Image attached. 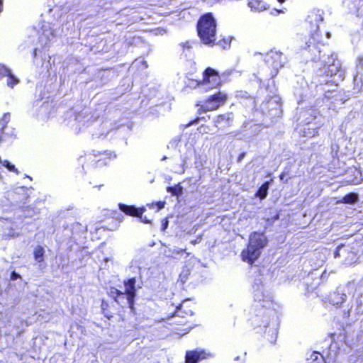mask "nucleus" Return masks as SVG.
<instances>
[{
    "instance_id": "obj_1",
    "label": "nucleus",
    "mask_w": 363,
    "mask_h": 363,
    "mask_svg": "<svg viewBox=\"0 0 363 363\" xmlns=\"http://www.w3.org/2000/svg\"><path fill=\"white\" fill-rule=\"evenodd\" d=\"M196 31L204 45L211 47L216 45V22L212 13H206L199 17Z\"/></svg>"
},
{
    "instance_id": "obj_2",
    "label": "nucleus",
    "mask_w": 363,
    "mask_h": 363,
    "mask_svg": "<svg viewBox=\"0 0 363 363\" xmlns=\"http://www.w3.org/2000/svg\"><path fill=\"white\" fill-rule=\"evenodd\" d=\"M275 313L273 303L269 300L257 301L251 308V315L254 316L256 326L267 327Z\"/></svg>"
},
{
    "instance_id": "obj_3",
    "label": "nucleus",
    "mask_w": 363,
    "mask_h": 363,
    "mask_svg": "<svg viewBox=\"0 0 363 363\" xmlns=\"http://www.w3.org/2000/svg\"><path fill=\"white\" fill-rule=\"evenodd\" d=\"M228 99V96L227 93L219 90L208 96L203 101L197 102L196 104V106L198 107L197 112L199 114H201L216 111L225 105Z\"/></svg>"
},
{
    "instance_id": "obj_4",
    "label": "nucleus",
    "mask_w": 363,
    "mask_h": 363,
    "mask_svg": "<svg viewBox=\"0 0 363 363\" xmlns=\"http://www.w3.org/2000/svg\"><path fill=\"white\" fill-rule=\"evenodd\" d=\"M306 21L309 24L310 32L309 40L306 42V48L309 49L312 46L319 48L320 45H326L322 39L318 26V23L323 21V18L317 15L313 18V16L311 15L308 16Z\"/></svg>"
},
{
    "instance_id": "obj_5",
    "label": "nucleus",
    "mask_w": 363,
    "mask_h": 363,
    "mask_svg": "<svg viewBox=\"0 0 363 363\" xmlns=\"http://www.w3.org/2000/svg\"><path fill=\"white\" fill-rule=\"evenodd\" d=\"M264 61L266 66L270 69V74L272 77H275L278 71L284 67V57L283 53L271 50L264 55Z\"/></svg>"
},
{
    "instance_id": "obj_6",
    "label": "nucleus",
    "mask_w": 363,
    "mask_h": 363,
    "mask_svg": "<svg viewBox=\"0 0 363 363\" xmlns=\"http://www.w3.org/2000/svg\"><path fill=\"white\" fill-rule=\"evenodd\" d=\"M197 84L208 85L211 89L218 88L222 84L220 76L218 72L212 67H207L203 72L202 79Z\"/></svg>"
},
{
    "instance_id": "obj_7",
    "label": "nucleus",
    "mask_w": 363,
    "mask_h": 363,
    "mask_svg": "<svg viewBox=\"0 0 363 363\" xmlns=\"http://www.w3.org/2000/svg\"><path fill=\"white\" fill-rule=\"evenodd\" d=\"M268 239L264 233L254 231L249 235L247 245L262 251L267 245Z\"/></svg>"
},
{
    "instance_id": "obj_8",
    "label": "nucleus",
    "mask_w": 363,
    "mask_h": 363,
    "mask_svg": "<svg viewBox=\"0 0 363 363\" xmlns=\"http://www.w3.org/2000/svg\"><path fill=\"white\" fill-rule=\"evenodd\" d=\"M136 278L132 277L123 281V284L125 287V294L127 296V302L129 308L133 310L134 309L135 297L136 296Z\"/></svg>"
},
{
    "instance_id": "obj_9",
    "label": "nucleus",
    "mask_w": 363,
    "mask_h": 363,
    "mask_svg": "<svg viewBox=\"0 0 363 363\" xmlns=\"http://www.w3.org/2000/svg\"><path fill=\"white\" fill-rule=\"evenodd\" d=\"M261 254L262 251L247 244L246 247L240 253V257L243 262L252 266L255 261L259 259Z\"/></svg>"
},
{
    "instance_id": "obj_10",
    "label": "nucleus",
    "mask_w": 363,
    "mask_h": 363,
    "mask_svg": "<svg viewBox=\"0 0 363 363\" xmlns=\"http://www.w3.org/2000/svg\"><path fill=\"white\" fill-rule=\"evenodd\" d=\"M118 206L119 210L125 216L138 218H142V215L146 211L144 206L136 207L134 205H128L123 203H119Z\"/></svg>"
},
{
    "instance_id": "obj_11",
    "label": "nucleus",
    "mask_w": 363,
    "mask_h": 363,
    "mask_svg": "<svg viewBox=\"0 0 363 363\" xmlns=\"http://www.w3.org/2000/svg\"><path fill=\"white\" fill-rule=\"evenodd\" d=\"M233 113L231 111L217 115L213 120V125L218 129H224L231 125Z\"/></svg>"
},
{
    "instance_id": "obj_12",
    "label": "nucleus",
    "mask_w": 363,
    "mask_h": 363,
    "mask_svg": "<svg viewBox=\"0 0 363 363\" xmlns=\"http://www.w3.org/2000/svg\"><path fill=\"white\" fill-rule=\"evenodd\" d=\"M207 356L208 354L203 350H188L185 354V363H198Z\"/></svg>"
},
{
    "instance_id": "obj_13",
    "label": "nucleus",
    "mask_w": 363,
    "mask_h": 363,
    "mask_svg": "<svg viewBox=\"0 0 363 363\" xmlns=\"http://www.w3.org/2000/svg\"><path fill=\"white\" fill-rule=\"evenodd\" d=\"M347 296L339 291L331 293L328 297L329 303L336 308H340L346 301Z\"/></svg>"
},
{
    "instance_id": "obj_14",
    "label": "nucleus",
    "mask_w": 363,
    "mask_h": 363,
    "mask_svg": "<svg viewBox=\"0 0 363 363\" xmlns=\"http://www.w3.org/2000/svg\"><path fill=\"white\" fill-rule=\"evenodd\" d=\"M101 313L108 320L111 319L113 317L114 313L112 310V306L110 305V303L107 301H106L104 299H103L101 301Z\"/></svg>"
},
{
    "instance_id": "obj_15",
    "label": "nucleus",
    "mask_w": 363,
    "mask_h": 363,
    "mask_svg": "<svg viewBox=\"0 0 363 363\" xmlns=\"http://www.w3.org/2000/svg\"><path fill=\"white\" fill-rule=\"evenodd\" d=\"M359 197L356 193H349L345 195L337 203L354 204L358 201Z\"/></svg>"
},
{
    "instance_id": "obj_16",
    "label": "nucleus",
    "mask_w": 363,
    "mask_h": 363,
    "mask_svg": "<svg viewBox=\"0 0 363 363\" xmlns=\"http://www.w3.org/2000/svg\"><path fill=\"white\" fill-rule=\"evenodd\" d=\"M248 6L255 11H263L267 9V6L263 0H250Z\"/></svg>"
},
{
    "instance_id": "obj_17",
    "label": "nucleus",
    "mask_w": 363,
    "mask_h": 363,
    "mask_svg": "<svg viewBox=\"0 0 363 363\" xmlns=\"http://www.w3.org/2000/svg\"><path fill=\"white\" fill-rule=\"evenodd\" d=\"M270 185V181L264 182L255 193V196L261 200L264 199L268 194V190Z\"/></svg>"
},
{
    "instance_id": "obj_18",
    "label": "nucleus",
    "mask_w": 363,
    "mask_h": 363,
    "mask_svg": "<svg viewBox=\"0 0 363 363\" xmlns=\"http://www.w3.org/2000/svg\"><path fill=\"white\" fill-rule=\"evenodd\" d=\"M33 258L37 263H42L44 262L45 249L41 245H37L33 252Z\"/></svg>"
},
{
    "instance_id": "obj_19",
    "label": "nucleus",
    "mask_w": 363,
    "mask_h": 363,
    "mask_svg": "<svg viewBox=\"0 0 363 363\" xmlns=\"http://www.w3.org/2000/svg\"><path fill=\"white\" fill-rule=\"evenodd\" d=\"M190 275L191 269L188 267L184 266L179 275L178 281L182 284H184L189 280Z\"/></svg>"
},
{
    "instance_id": "obj_20",
    "label": "nucleus",
    "mask_w": 363,
    "mask_h": 363,
    "mask_svg": "<svg viewBox=\"0 0 363 363\" xmlns=\"http://www.w3.org/2000/svg\"><path fill=\"white\" fill-rule=\"evenodd\" d=\"M167 191L171 193L174 196H179L183 193V187L179 183L173 186H168Z\"/></svg>"
},
{
    "instance_id": "obj_21",
    "label": "nucleus",
    "mask_w": 363,
    "mask_h": 363,
    "mask_svg": "<svg viewBox=\"0 0 363 363\" xmlns=\"http://www.w3.org/2000/svg\"><path fill=\"white\" fill-rule=\"evenodd\" d=\"M125 295V293L116 288H111L109 296L116 302L119 303V298Z\"/></svg>"
},
{
    "instance_id": "obj_22",
    "label": "nucleus",
    "mask_w": 363,
    "mask_h": 363,
    "mask_svg": "<svg viewBox=\"0 0 363 363\" xmlns=\"http://www.w3.org/2000/svg\"><path fill=\"white\" fill-rule=\"evenodd\" d=\"M97 155L104 156V159H107L108 160H113L116 157V154L111 150H104L102 152H99Z\"/></svg>"
},
{
    "instance_id": "obj_23",
    "label": "nucleus",
    "mask_w": 363,
    "mask_h": 363,
    "mask_svg": "<svg viewBox=\"0 0 363 363\" xmlns=\"http://www.w3.org/2000/svg\"><path fill=\"white\" fill-rule=\"evenodd\" d=\"M6 77H8V79H7V85L11 87V88H13L15 85H16L18 82V80L17 79V78L16 77H14L11 72V70L9 69V74H6Z\"/></svg>"
},
{
    "instance_id": "obj_24",
    "label": "nucleus",
    "mask_w": 363,
    "mask_h": 363,
    "mask_svg": "<svg viewBox=\"0 0 363 363\" xmlns=\"http://www.w3.org/2000/svg\"><path fill=\"white\" fill-rule=\"evenodd\" d=\"M0 164H2L3 166L5 167L9 172H14L16 174H19L18 170L16 168V167L13 164H11L9 161H8V160L1 161V160Z\"/></svg>"
},
{
    "instance_id": "obj_25",
    "label": "nucleus",
    "mask_w": 363,
    "mask_h": 363,
    "mask_svg": "<svg viewBox=\"0 0 363 363\" xmlns=\"http://www.w3.org/2000/svg\"><path fill=\"white\" fill-rule=\"evenodd\" d=\"M231 40L228 38H223L219 40L217 43L216 42V45H218L223 49L229 48L230 46Z\"/></svg>"
},
{
    "instance_id": "obj_26",
    "label": "nucleus",
    "mask_w": 363,
    "mask_h": 363,
    "mask_svg": "<svg viewBox=\"0 0 363 363\" xmlns=\"http://www.w3.org/2000/svg\"><path fill=\"white\" fill-rule=\"evenodd\" d=\"M112 215L113 218H114L116 220V224L114 228L110 229L111 230L118 228L120 225V223L123 221V216L117 211H113Z\"/></svg>"
},
{
    "instance_id": "obj_27",
    "label": "nucleus",
    "mask_w": 363,
    "mask_h": 363,
    "mask_svg": "<svg viewBox=\"0 0 363 363\" xmlns=\"http://www.w3.org/2000/svg\"><path fill=\"white\" fill-rule=\"evenodd\" d=\"M315 134V128H304L303 130V135L305 136V137H313L314 136Z\"/></svg>"
},
{
    "instance_id": "obj_28",
    "label": "nucleus",
    "mask_w": 363,
    "mask_h": 363,
    "mask_svg": "<svg viewBox=\"0 0 363 363\" xmlns=\"http://www.w3.org/2000/svg\"><path fill=\"white\" fill-rule=\"evenodd\" d=\"M9 74V68L0 63V80Z\"/></svg>"
},
{
    "instance_id": "obj_29",
    "label": "nucleus",
    "mask_w": 363,
    "mask_h": 363,
    "mask_svg": "<svg viewBox=\"0 0 363 363\" xmlns=\"http://www.w3.org/2000/svg\"><path fill=\"white\" fill-rule=\"evenodd\" d=\"M182 308H183V305L182 304H181V305H179V306L177 307L175 313H177V316L182 315L184 313L186 315H193V312L191 311H189V312H184V311H182Z\"/></svg>"
},
{
    "instance_id": "obj_30",
    "label": "nucleus",
    "mask_w": 363,
    "mask_h": 363,
    "mask_svg": "<svg viewBox=\"0 0 363 363\" xmlns=\"http://www.w3.org/2000/svg\"><path fill=\"white\" fill-rule=\"evenodd\" d=\"M331 66H328L327 69L325 72V74L326 76L333 77L336 74V72L337 71V68L335 67V69H332L330 67Z\"/></svg>"
},
{
    "instance_id": "obj_31",
    "label": "nucleus",
    "mask_w": 363,
    "mask_h": 363,
    "mask_svg": "<svg viewBox=\"0 0 363 363\" xmlns=\"http://www.w3.org/2000/svg\"><path fill=\"white\" fill-rule=\"evenodd\" d=\"M164 205H165V202L164 201H157L155 203H152L151 204V206H155L157 207V211H160V210L162 209L164 207Z\"/></svg>"
},
{
    "instance_id": "obj_32",
    "label": "nucleus",
    "mask_w": 363,
    "mask_h": 363,
    "mask_svg": "<svg viewBox=\"0 0 363 363\" xmlns=\"http://www.w3.org/2000/svg\"><path fill=\"white\" fill-rule=\"evenodd\" d=\"M180 45L182 46V48H183V50H189L191 49V44L189 43V42L188 41H186V42H184V43H182L180 44Z\"/></svg>"
},
{
    "instance_id": "obj_33",
    "label": "nucleus",
    "mask_w": 363,
    "mask_h": 363,
    "mask_svg": "<svg viewBox=\"0 0 363 363\" xmlns=\"http://www.w3.org/2000/svg\"><path fill=\"white\" fill-rule=\"evenodd\" d=\"M11 279L14 281V280H16L19 278H21V276L16 273L15 271H13L11 273Z\"/></svg>"
},
{
    "instance_id": "obj_34",
    "label": "nucleus",
    "mask_w": 363,
    "mask_h": 363,
    "mask_svg": "<svg viewBox=\"0 0 363 363\" xmlns=\"http://www.w3.org/2000/svg\"><path fill=\"white\" fill-rule=\"evenodd\" d=\"M319 355H320V354L318 352H313V353L311 355V359L313 361H316Z\"/></svg>"
},
{
    "instance_id": "obj_35",
    "label": "nucleus",
    "mask_w": 363,
    "mask_h": 363,
    "mask_svg": "<svg viewBox=\"0 0 363 363\" xmlns=\"http://www.w3.org/2000/svg\"><path fill=\"white\" fill-rule=\"evenodd\" d=\"M168 226V220L167 218L162 220V230H165Z\"/></svg>"
},
{
    "instance_id": "obj_36",
    "label": "nucleus",
    "mask_w": 363,
    "mask_h": 363,
    "mask_svg": "<svg viewBox=\"0 0 363 363\" xmlns=\"http://www.w3.org/2000/svg\"><path fill=\"white\" fill-rule=\"evenodd\" d=\"M191 328V325H188L186 328H182V329H179V328H175L176 330H179V331H181V332H184V333H186L189 330V329Z\"/></svg>"
},
{
    "instance_id": "obj_37",
    "label": "nucleus",
    "mask_w": 363,
    "mask_h": 363,
    "mask_svg": "<svg viewBox=\"0 0 363 363\" xmlns=\"http://www.w3.org/2000/svg\"><path fill=\"white\" fill-rule=\"evenodd\" d=\"M174 323H177V324H179L180 325L185 326V325H187V323H190L189 321H187V320H181V321H176Z\"/></svg>"
},
{
    "instance_id": "obj_38",
    "label": "nucleus",
    "mask_w": 363,
    "mask_h": 363,
    "mask_svg": "<svg viewBox=\"0 0 363 363\" xmlns=\"http://www.w3.org/2000/svg\"><path fill=\"white\" fill-rule=\"evenodd\" d=\"M186 251L185 249L174 250V253L177 255L183 254Z\"/></svg>"
},
{
    "instance_id": "obj_39",
    "label": "nucleus",
    "mask_w": 363,
    "mask_h": 363,
    "mask_svg": "<svg viewBox=\"0 0 363 363\" xmlns=\"http://www.w3.org/2000/svg\"><path fill=\"white\" fill-rule=\"evenodd\" d=\"M199 121V118L197 117L194 120L189 122V123L186 125V126H190V125H193L194 123H197Z\"/></svg>"
},
{
    "instance_id": "obj_40",
    "label": "nucleus",
    "mask_w": 363,
    "mask_h": 363,
    "mask_svg": "<svg viewBox=\"0 0 363 363\" xmlns=\"http://www.w3.org/2000/svg\"><path fill=\"white\" fill-rule=\"evenodd\" d=\"M325 84H330L331 86H337V84L335 83L333 80H330V81H326Z\"/></svg>"
},
{
    "instance_id": "obj_41",
    "label": "nucleus",
    "mask_w": 363,
    "mask_h": 363,
    "mask_svg": "<svg viewBox=\"0 0 363 363\" xmlns=\"http://www.w3.org/2000/svg\"><path fill=\"white\" fill-rule=\"evenodd\" d=\"M140 219L141 222L143 223H151V220L147 219L146 217H144V218L142 217V218H140Z\"/></svg>"
},
{
    "instance_id": "obj_42",
    "label": "nucleus",
    "mask_w": 363,
    "mask_h": 363,
    "mask_svg": "<svg viewBox=\"0 0 363 363\" xmlns=\"http://www.w3.org/2000/svg\"><path fill=\"white\" fill-rule=\"evenodd\" d=\"M3 8H4V1L0 0V13H1L3 11Z\"/></svg>"
},
{
    "instance_id": "obj_43",
    "label": "nucleus",
    "mask_w": 363,
    "mask_h": 363,
    "mask_svg": "<svg viewBox=\"0 0 363 363\" xmlns=\"http://www.w3.org/2000/svg\"><path fill=\"white\" fill-rule=\"evenodd\" d=\"M244 155H245V153H241V154L239 155L238 158V162L241 161V160H242V159L243 158Z\"/></svg>"
},
{
    "instance_id": "obj_44",
    "label": "nucleus",
    "mask_w": 363,
    "mask_h": 363,
    "mask_svg": "<svg viewBox=\"0 0 363 363\" xmlns=\"http://www.w3.org/2000/svg\"><path fill=\"white\" fill-rule=\"evenodd\" d=\"M323 83H320L319 84L317 85V87H320V89L322 90V91H325V89L322 87L323 86Z\"/></svg>"
},
{
    "instance_id": "obj_45",
    "label": "nucleus",
    "mask_w": 363,
    "mask_h": 363,
    "mask_svg": "<svg viewBox=\"0 0 363 363\" xmlns=\"http://www.w3.org/2000/svg\"><path fill=\"white\" fill-rule=\"evenodd\" d=\"M338 255H339V247H337V250H336V251H335V257H337Z\"/></svg>"
},
{
    "instance_id": "obj_46",
    "label": "nucleus",
    "mask_w": 363,
    "mask_h": 363,
    "mask_svg": "<svg viewBox=\"0 0 363 363\" xmlns=\"http://www.w3.org/2000/svg\"><path fill=\"white\" fill-rule=\"evenodd\" d=\"M284 175H285V174H284V172L281 173V174H279V178H280V179H284Z\"/></svg>"
},
{
    "instance_id": "obj_47",
    "label": "nucleus",
    "mask_w": 363,
    "mask_h": 363,
    "mask_svg": "<svg viewBox=\"0 0 363 363\" xmlns=\"http://www.w3.org/2000/svg\"><path fill=\"white\" fill-rule=\"evenodd\" d=\"M325 35H326V38L327 39H329L330 38V33L329 32H326Z\"/></svg>"
},
{
    "instance_id": "obj_48",
    "label": "nucleus",
    "mask_w": 363,
    "mask_h": 363,
    "mask_svg": "<svg viewBox=\"0 0 363 363\" xmlns=\"http://www.w3.org/2000/svg\"><path fill=\"white\" fill-rule=\"evenodd\" d=\"M285 0H277V1L280 4H282L284 2Z\"/></svg>"
},
{
    "instance_id": "obj_49",
    "label": "nucleus",
    "mask_w": 363,
    "mask_h": 363,
    "mask_svg": "<svg viewBox=\"0 0 363 363\" xmlns=\"http://www.w3.org/2000/svg\"><path fill=\"white\" fill-rule=\"evenodd\" d=\"M278 218H279V215H278V214H277V215L274 216V219H275V220H277Z\"/></svg>"
},
{
    "instance_id": "obj_50",
    "label": "nucleus",
    "mask_w": 363,
    "mask_h": 363,
    "mask_svg": "<svg viewBox=\"0 0 363 363\" xmlns=\"http://www.w3.org/2000/svg\"><path fill=\"white\" fill-rule=\"evenodd\" d=\"M278 13H281L282 11L281 10H277Z\"/></svg>"
}]
</instances>
